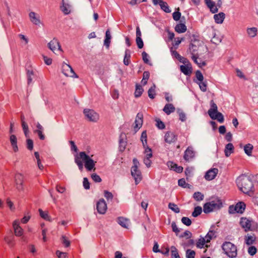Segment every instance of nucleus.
I'll return each mask as SVG.
<instances>
[{
    "instance_id": "bf43d9fd",
    "label": "nucleus",
    "mask_w": 258,
    "mask_h": 258,
    "mask_svg": "<svg viewBox=\"0 0 258 258\" xmlns=\"http://www.w3.org/2000/svg\"><path fill=\"white\" fill-rule=\"evenodd\" d=\"M83 185L86 189H89L90 187V184L87 178H84Z\"/></svg>"
},
{
    "instance_id": "3c124183",
    "label": "nucleus",
    "mask_w": 258,
    "mask_h": 258,
    "mask_svg": "<svg viewBox=\"0 0 258 258\" xmlns=\"http://www.w3.org/2000/svg\"><path fill=\"white\" fill-rule=\"evenodd\" d=\"M137 45L140 48H142L143 47V42L140 37H137L136 39Z\"/></svg>"
},
{
    "instance_id": "c9c22d12",
    "label": "nucleus",
    "mask_w": 258,
    "mask_h": 258,
    "mask_svg": "<svg viewBox=\"0 0 258 258\" xmlns=\"http://www.w3.org/2000/svg\"><path fill=\"white\" fill-rule=\"evenodd\" d=\"M119 224L120 225H121L122 227L126 228L127 225V220L126 219L121 217L119 218Z\"/></svg>"
},
{
    "instance_id": "473e14b6",
    "label": "nucleus",
    "mask_w": 258,
    "mask_h": 258,
    "mask_svg": "<svg viewBox=\"0 0 258 258\" xmlns=\"http://www.w3.org/2000/svg\"><path fill=\"white\" fill-rule=\"evenodd\" d=\"M207 243L206 239L204 237H201L197 243V246L199 248H202Z\"/></svg>"
},
{
    "instance_id": "c85d7f7f",
    "label": "nucleus",
    "mask_w": 258,
    "mask_h": 258,
    "mask_svg": "<svg viewBox=\"0 0 258 258\" xmlns=\"http://www.w3.org/2000/svg\"><path fill=\"white\" fill-rule=\"evenodd\" d=\"M202 212V208L200 206H197L195 208L194 211L192 213V216L194 217H197L199 216Z\"/></svg>"
},
{
    "instance_id": "4d7b16f0",
    "label": "nucleus",
    "mask_w": 258,
    "mask_h": 258,
    "mask_svg": "<svg viewBox=\"0 0 258 258\" xmlns=\"http://www.w3.org/2000/svg\"><path fill=\"white\" fill-rule=\"evenodd\" d=\"M179 119L181 121H184L185 120L186 116H185V113L183 112H182V111L179 112Z\"/></svg>"
},
{
    "instance_id": "338daca9",
    "label": "nucleus",
    "mask_w": 258,
    "mask_h": 258,
    "mask_svg": "<svg viewBox=\"0 0 258 258\" xmlns=\"http://www.w3.org/2000/svg\"><path fill=\"white\" fill-rule=\"evenodd\" d=\"M33 75V72H32V71L28 72V73H27L28 84H29L31 82V81H32L31 76H32Z\"/></svg>"
},
{
    "instance_id": "5701e85b",
    "label": "nucleus",
    "mask_w": 258,
    "mask_h": 258,
    "mask_svg": "<svg viewBox=\"0 0 258 258\" xmlns=\"http://www.w3.org/2000/svg\"><path fill=\"white\" fill-rule=\"evenodd\" d=\"M199 54L198 55H193L191 56L192 59L200 67L205 66L206 63L205 61H202V59L199 58Z\"/></svg>"
},
{
    "instance_id": "ea45409f",
    "label": "nucleus",
    "mask_w": 258,
    "mask_h": 258,
    "mask_svg": "<svg viewBox=\"0 0 258 258\" xmlns=\"http://www.w3.org/2000/svg\"><path fill=\"white\" fill-rule=\"evenodd\" d=\"M199 85L200 88L203 92H206L207 91V84L206 82L203 81L198 83Z\"/></svg>"
},
{
    "instance_id": "de8ad7c7",
    "label": "nucleus",
    "mask_w": 258,
    "mask_h": 258,
    "mask_svg": "<svg viewBox=\"0 0 258 258\" xmlns=\"http://www.w3.org/2000/svg\"><path fill=\"white\" fill-rule=\"evenodd\" d=\"M39 212L40 213V215L42 218L45 220H49V216L48 215V214L47 213H45L43 212L42 210L39 209Z\"/></svg>"
},
{
    "instance_id": "5fc2aeb1",
    "label": "nucleus",
    "mask_w": 258,
    "mask_h": 258,
    "mask_svg": "<svg viewBox=\"0 0 258 258\" xmlns=\"http://www.w3.org/2000/svg\"><path fill=\"white\" fill-rule=\"evenodd\" d=\"M178 60L180 62H182V63H183L184 64L189 62L187 58H185L184 57H182L181 56H180V57L178 58Z\"/></svg>"
},
{
    "instance_id": "13d9d810",
    "label": "nucleus",
    "mask_w": 258,
    "mask_h": 258,
    "mask_svg": "<svg viewBox=\"0 0 258 258\" xmlns=\"http://www.w3.org/2000/svg\"><path fill=\"white\" fill-rule=\"evenodd\" d=\"M165 98L166 100L168 102H170L172 101V96L170 95L168 93H165Z\"/></svg>"
},
{
    "instance_id": "e2e57ef3",
    "label": "nucleus",
    "mask_w": 258,
    "mask_h": 258,
    "mask_svg": "<svg viewBox=\"0 0 258 258\" xmlns=\"http://www.w3.org/2000/svg\"><path fill=\"white\" fill-rule=\"evenodd\" d=\"M226 130L224 125H221L219 127V132L221 134H224L226 133Z\"/></svg>"
},
{
    "instance_id": "09e8293b",
    "label": "nucleus",
    "mask_w": 258,
    "mask_h": 258,
    "mask_svg": "<svg viewBox=\"0 0 258 258\" xmlns=\"http://www.w3.org/2000/svg\"><path fill=\"white\" fill-rule=\"evenodd\" d=\"M135 123L136 125L135 126V128H140L142 125L143 121L141 118H138V119H136Z\"/></svg>"
},
{
    "instance_id": "a19ab883",
    "label": "nucleus",
    "mask_w": 258,
    "mask_h": 258,
    "mask_svg": "<svg viewBox=\"0 0 258 258\" xmlns=\"http://www.w3.org/2000/svg\"><path fill=\"white\" fill-rule=\"evenodd\" d=\"M171 227L172 231L174 232L177 236H178L179 232H180L179 229L177 227L175 222H173L171 224Z\"/></svg>"
},
{
    "instance_id": "a211bd4d",
    "label": "nucleus",
    "mask_w": 258,
    "mask_h": 258,
    "mask_svg": "<svg viewBox=\"0 0 258 258\" xmlns=\"http://www.w3.org/2000/svg\"><path fill=\"white\" fill-rule=\"evenodd\" d=\"M13 227L14 228V232L16 236H20L22 235L23 231L22 228L19 226L17 222H15L13 224Z\"/></svg>"
},
{
    "instance_id": "f3484780",
    "label": "nucleus",
    "mask_w": 258,
    "mask_h": 258,
    "mask_svg": "<svg viewBox=\"0 0 258 258\" xmlns=\"http://www.w3.org/2000/svg\"><path fill=\"white\" fill-rule=\"evenodd\" d=\"M210 106L211 107L208 111V113L209 116H211L212 115L215 114V113L218 112L217 105L213 100H211L210 101Z\"/></svg>"
},
{
    "instance_id": "2eb2a0df",
    "label": "nucleus",
    "mask_w": 258,
    "mask_h": 258,
    "mask_svg": "<svg viewBox=\"0 0 258 258\" xmlns=\"http://www.w3.org/2000/svg\"><path fill=\"white\" fill-rule=\"evenodd\" d=\"M97 208L100 213L104 214L107 209L106 204L104 201H100L97 203Z\"/></svg>"
},
{
    "instance_id": "9b49d317",
    "label": "nucleus",
    "mask_w": 258,
    "mask_h": 258,
    "mask_svg": "<svg viewBox=\"0 0 258 258\" xmlns=\"http://www.w3.org/2000/svg\"><path fill=\"white\" fill-rule=\"evenodd\" d=\"M180 71L185 75H190L192 73L191 65L190 62L180 67Z\"/></svg>"
},
{
    "instance_id": "423d86ee",
    "label": "nucleus",
    "mask_w": 258,
    "mask_h": 258,
    "mask_svg": "<svg viewBox=\"0 0 258 258\" xmlns=\"http://www.w3.org/2000/svg\"><path fill=\"white\" fill-rule=\"evenodd\" d=\"M203 47V46L202 45V43L199 40H191L189 47L190 53L191 54L192 56L198 55L199 54V51Z\"/></svg>"
},
{
    "instance_id": "49530a36",
    "label": "nucleus",
    "mask_w": 258,
    "mask_h": 258,
    "mask_svg": "<svg viewBox=\"0 0 258 258\" xmlns=\"http://www.w3.org/2000/svg\"><path fill=\"white\" fill-rule=\"evenodd\" d=\"M172 16L174 20L178 21L181 17V13L178 11L175 12L172 14Z\"/></svg>"
},
{
    "instance_id": "6ab92c4d",
    "label": "nucleus",
    "mask_w": 258,
    "mask_h": 258,
    "mask_svg": "<svg viewBox=\"0 0 258 258\" xmlns=\"http://www.w3.org/2000/svg\"><path fill=\"white\" fill-rule=\"evenodd\" d=\"M175 31L178 33H182L185 32L187 28L185 25L183 23H179L175 27Z\"/></svg>"
},
{
    "instance_id": "a18cd8bd",
    "label": "nucleus",
    "mask_w": 258,
    "mask_h": 258,
    "mask_svg": "<svg viewBox=\"0 0 258 258\" xmlns=\"http://www.w3.org/2000/svg\"><path fill=\"white\" fill-rule=\"evenodd\" d=\"M196 76L197 80L200 82L203 81L204 77L202 73L200 71H197L196 72Z\"/></svg>"
},
{
    "instance_id": "69168bd1",
    "label": "nucleus",
    "mask_w": 258,
    "mask_h": 258,
    "mask_svg": "<svg viewBox=\"0 0 258 258\" xmlns=\"http://www.w3.org/2000/svg\"><path fill=\"white\" fill-rule=\"evenodd\" d=\"M178 185L182 187H185L184 185L186 184L185 180L183 178H181L178 180Z\"/></svg>"
},
{
    "instance_id": "e433bc0d",
    "label": "nucleus",
    "mask_w": 258,
    "mask_h": 258,
    "mask_svg": "<svg viewBox=\"0 0 258 258\" xmlns=\"http://www.w3.org/2000/svg\"><path fill=\"white\" fill-rule=\"evenodd\" d=\"M191 235L192 234L189 231L186 230L182 234L179 235V237L180 238L186 237V238H189L191 237Z\"/></svg>"
},
{
    "instance_id": "72a5a7b5",
    "label": "nucleus",
    "mask_w": 258,
    "mask_h": 258,
    "mask_svg": "<svg viewBox=\"0 0 258 258\" xmlns=\"http://www.w3.org/2000/svg\"><path fill=\"white\" fill-rule=\"evenodd\" d=\"M181 221L183 224L187 226H190L191 224V220L188 217H183L181 218Z\"/></svg>"
},
{
    "instance_id": "603ef678",
    "label": "nucleus",
    "mask_w": 258,
    "mask_h": 258,
    "mask_svg": "<svg viewBox=\"0 0 258 258\" xmlns=\"http://www.w3.org/2000/svg\"><path fill=\"white\" fill-rule=\"evenodd\" d=\"M27 143L28 148L29 150H32L33 148V143L32 140L31 139H28L27 140Z\"/></svg>"
},
{
    "instance_id": "6e6552de",
    "label": "nucleus",
    "mask_w": 258,
    "mask_h": 258,
    "mask_svg": "<svg viewBox=\"0 0 258 258\" xmlns=\"http://www.w3.org/2000/svg\"><path fill=\"white\" fill-rule=\"evenodd\" d=\"M195 152L192 147H188L184 152L183 159L186 162H190L195 157Z\"/></svg>"
},
{
    "instance_id": "aec40b11",
    "label": "nucleus",
    "mask_w": 258,
    "mask_h": 258,
    "mask_svg": "<svg viewBox=\"0 0 258 258\" xmlns=\"http://www.w3.org/2000/svg\"><path fill=\"white\" fill-rule=\"evenodd\" d=\"M212 119H217L220 123H223L224 120L223 115L220 112H217L215 114L210 116Z\"/></svg>"
},
{
    "instance_id": "4be33fe9",
    "label": "nucleus",
    "mask_w": 258,
    "mask_h": 258,
    "mask_svg": "<svg viewBox=\"0 0 258 258\" xmlns=\"http://www.w3.org/2000/svg\"><path fill=\"white\" fill-rule=\"evenodd\" d=\"M131 171H132V175H133L135 177L136 181L137 182H138V178H139V180H141V178L140 177V173L138 170V167L136 165H135V166H134L132 167Z\"/></svg>"
},
{
    "instance_id": "f257e3e1",
    "label": "nucleus",
    "mask_w": 258,
    "mask_h": 258,
    "mask_svg": "<svg viewBox=\"0 0 258 258\" xmlns=\"http://www.w3.org/2000/svg\"><path fill=\"white\" fill-rule=\"evenodd\" d=\"M236 182L239 189L243 193L249 194L253 192L254 186L249 176L241 175L236 179Z\"/></svg>"
},
{
    "instance_id": "c756f323",
    "label": "nucleus",
    "mask_w": 258,
    "mask_h": 258,
    "mask_svg": "<svg viewBox=\"0 0 258 258\" xmlns=\"http://www.w3.org/2000/svg\"><path fill=\"white\" fill-rule=\"evenodd\" d=\"M168 208L176 213H178L180 212L179 208L178 207L177 205L174 203H169Z\"/></svg>"
},
{
    "instance_id": "ddd939ff",
    "label": "nucleus",
    "mask_w": 258,
    "mask_h": 258,
    "mask_svg": "<svg viewBox=\"0 0 258 258\" xmlns=\"http://www.w3.org/2000/svg\"><path fill=\"white\" fill-rule=\"evenodd\" d=\"M205 2L212 13L214 14L218 11V9L215 6L214 2L211 0H205Z\"/></svg>"
},
{
    "instance_id": "f8f14e48",
    "label": "nucleus",
    "mask_w": 258,
    "mask_h": 258,
    "mask_svg": "<svg viewBox=\"0 0 258 258\" xmlns=\"http://www.w3.org/2000/svg\"><path fill=\"white\" fill-rule=\"evenodd\" d=\"M167 165L168 167L170 168L171 169L175 171L177 173H181L183 171V167L180 166H178L176 164L173 162L169 161L167 163Z\"/></svg>"
},
{
    "instance_id": "a878e982",
    "label": "nucleus",
    "mask_w": 258,
    "mask_h": 258,
    "mask_svg": "<svg viewBox=\"0 0 258 258\" xmlns=\"http://www.w3.org/2000/svg\"><path fill=\"white\" fill-rule=\"evenodd\" d=\"M252 149L253 146L250 144H247L244 147L245 153L249 156L251 155Z\"/></svg>"
},
{
    "instance_id": "20e7f679",
    "label": "nucleus",
    "mask_w": 258,
    "mask_h": 258,
    "mask_svg": "<svg viewBox=\"0 0 258 258\" xmlns=\"http://www.w3.org/2000/svg\"><path fill=\"white\" fill-rule=\"evenodd\" d=\"M240 225L245 232L254 231L257 228L256 224L253 220L246 217L240 218Z\"/></svg>"
},
{
    "instance_id": "8fccbe9b",
    "label": "nucleus",
    "mask_w": 258,
    "mask_h": 258,
    "mask_svg": "<svg viewBox=\"0 0 258 258\" xmlns=\"http://www.w3.org/2000/svg\"><path fill=\"white\" fill-rule=\"evenodd\" d=\"M167 32V38L168 41H172L173 38H174V34L173 32H171L169 31V30H166Z\"/></svg>"
},
{
    "instance_id": "cd10ccee",
    "label": "nucleus",
    "mask_w": 258,
    "mask_h": 258,
    "mask_svg": "<svg viewBox=\"0 0 258 258\" xmlns=\"http://www.w3.org/2000/svg\"><path fill=\"white\" fill-rule=\"evenodd\" d=\"M214 237H216L215 232L213 230H210L205 237L207 241V243L209 242Z\"/></svg>"
},
{
    "instance_id": "6e6d98bb",
    "label": "nucleus",
    "mask_w": 258,
    "mask_h": 258,
    "mask_svg": "<svg viewBox=\"0 0 258 258\" xmlns=\"http://www.w3.org/2000/svg\"><path fill=\"white\" fill-rule=\"evenodd\" d=\"M92 179L96 182H100L101 181V178L96 174H93L91 175Z\"/></svg>"
},
{
    "instance_id": "79ce46f5",
    "label": "nucleus",
    "mask_w": 258,
    "mask_h": 258,
    "mask_svg": "<svg viewBox=\"0 0 258 258\" xmlns=\"http://www.w3.org/2000/svg\"><path fill=\"white\" fill-rule=\"evenodd\" d=\"M110 38L111 36L110 35V33L109 31L108 30L106 32V39L104 41L105 44L106 45L107 47L109 46Z\"/></svg>"
},
{
    "instance_id": "412c9836",
    "label": "nucleus",
    "mask_w": 258,
    "mask_h": 258,
    "mask_svg": "<svg viewBox=\"0 0 258 258\" xmlns=\"http://www.w3.org/2000/svg\"><path fill=\"white\" fill-rule=\"evenodd\" d=\"M234 146L232 143H228L226 145L224 152L226 157H229L233 152Z\"/></svg>"
},
{
    "instance_id": "680f3d73",
    "label": "nucleus",
    "mask_w": 258,
    "mask_h": 258,
    "mask_svg": "<svg viewBox=\"0 0 258 258\" xmlns=\"http://www.w3.org/2000/svg\"><path fill=\"white\" fill-rule=\"evenodd\" d=\"M232 139V135L230 132H228L226 134L225 136V139L228 142H231Z\"/></svg>"
},
{
    "instance_id": "4c0bfd02",
    "label": "nucleus",
    "mask_w": 258,
    "mask_h": 258,
    "mask_svg": "<svg viewBox=\"0 0 258 258\" xmlns=\"http://www.w3.org/2000/svg\"><path fill=\"white\" fill-rule=\"evenodd\" d=\"M162 11L166 13H170L171 12L167 3L162 1Z\"/></svg>"
},
{
    "instance_id": "774afa93",
    "label": "nucleus",
    "mask_w": 258,
    "mask_h": 258,
    "mask_svg": "<svg viewBox=\"0 0 258 258\" xmlns=\"http://www.w3.org/2000/svg\"><path fill=\"white\" fill-rule=\"evenodd\" d=\"M145 152L146 153V156L148 159L152 157V154L150 149H147Z\"/></svg>"
},
{
    "instance_id": "39448f33",
    "label": "nucleus",
    "mask_w": 258,
    "mask_h": 258,
    "mask_svg": "<svg viewBox=\"0 0 258 258\" xmlns=\"http://www.w3.org/2000/svg\"><path fill=\"white\" fill-rule=\"evenodd\" d=\"M80 158L84 161L85 168L88 170L91 171L95 170V162L90 157L88 156L85 152H81L79 153Z\"/></svg>"
},
{
    "instance_id": "393cba45",
    "label": "nucleus",
    "mask_w": 258,
    "mask_h": 258,
    "mask_svg": "<svg viewBox=\"0 0 258 258\" xmlns=\"http://www.w3.org/2000/svg\"><path fill=\"white\" fill-rule=\"evenodd\" d=\"M171 258H180L177 249L174 246H172L170 248Z\"/></svg>"
},
{
    "instance_id": "b1692460",
    "label": "nucleus",
    "mask_w": 258,
    "mask_h": 258,
    "mask_svg": "<svg viewBox=\"0 0 258 258\" xmlns=\"http://www.w3.org/2000/svg\"><path fill=\"white\" fill-rule=\"evenodd\" d=\"M255 240V237L254 234L250 235L247 234L245 236V242L246 244L249 245L252 244Z\"/></svg>"
},
{
    "instance_id": "2f4dec72",
    "label": "nucleus",
    "mask_w": 258,
    "mask_h": 258,
    "mask_svg": "<svg viewBox=\"0 0 258 258\" xmlns=\"http://www.w3.org/2000/svg\"><path fill=\"white\" fill-rule=\"evenodd\" d=\"M184 40L183 38H179L177 37L175 38L174 41L172 43L173 46L174 47V48L177 49L179 44L182 41Z\"/></svg>"
},
{
    "instance_id": "7c9ffc66",
    "label": "nucleus",
    "mask_w": 258,
    "mask_h": 258,
    "mask_svg": "<svg viewBox=\"0 0 258 258\" xmlns=\"http://www.w3.org/2000/svg\"><path fill=\"white\" fill-rule=\"evenodd\" d=\"M204 196L200 192H196L193 195V198L197 201H201L204 199Z\"/></svg>"
},
{
    "instance_id": "864d4df0",
    "label": "nucleus",
    "mask_w": 258,
    "mask_h": 258,
    "mask_svg": "<svg viewBox=\"0 0 258 258\" xmlns=\"http://www.w3.org/2000/svg\"><path fill=\"white\" fill-rule=\"evenodd\" d=\"M171 51L172 55L177 59L181 56L175 50H173V47L171 48Z\"/></svg>"
},
{
    "instance_id": "4468645a",
    "label": "nucleus",
    "mask_w": 258,
    "mask_h": 258,
    "mask_svg": "<svg viewBox=\"0 0 258 258\" xmlns=\"http://www.w3.org/2000/svg\"><path fill=\"white\" fill-rule=\"evenodd\" d=\"M162 110L167 115H169L175 111V108L172 104L167 103L164 106Z\"/></svg>"
},
{
    "instance_id": "dca6fc26",
    "label": "nucleus",
    "mask_w": 258,
    "mask_h": 258,
    "mask_svg": "<svg viewBox=\"0 0 258 258\" xmlns=\"http://www.w3.org/2000/svg\"><path fill=\"white\" fill-rule=\"evenodd\" d=\"M225 17V15L223 12H220L218 14H215L214 15L215 22L217 24H222L223 22Z\"/></svg>"
},
{
    "instance_id": "052dcab7",
    "label": "nucleus",
    "mask_w": 258,
    "mask_h": 258,
    "mask_svg": "<svg viewBox=\"0 0 258 258\" xmlns=\"http://www.w3.org/2000/svg\"><path fill=\"white\" fill-rule=\"evenodd\" d=\"M64 70L65 71H69V70H71V71L72 72H73L74 74V76L76 78H78V76H77V75L74 72V71H73V70L72 69V68L71 67V66L68 65V66H66L64 67Z\"/></svg>"
},
{
    "instance_id": "58836bf2",
    "label": "nucleus",
    "mask_w": 258,
    "mask_h": 258,
    "mask_svg": "<svg viewBox=\"0 0 258 258\" xmlns=\"http://www.w3.org/2000/svg\"><path fill=\"white\" fill-rule=\"evenodd\" d=\"M142 87L141 85H137L136 86V90L135 91V95L137 97L140 96L142 93Z\"/></svg>"
},
{
    "instance_id": "f03ea898",
    "label": "nucleus",
    "mask_w": 258,
    "mask_h": 258,
    "mask_svg": "<svg viewBox=\"0 0 258 258\" xmlns=\"http://www.w3.org/2000/svg\"><path fill=\"white\" fill-rule=\"evenodd\" d=\"M222 207V203L221 200L217 199L205 203L203 206V211L205 213L208 214L219 210Z\"/></svg>"
},
{
    "instance_id": "f704fd0d",
    "label": "nucleus",
    "mask_w": 258,
    "mask_h": 258,
    "mask_svg": "<svg viewBox=\"0 0 258 258\" xmlns=\"http://www.w3.org/2000/svg\"><path fill=\"white\" fill-rule=\"evenodd\" d=\"M196 253L195 251L191 249H187L186 251V258H195Z\"/></svg>"
},
{
    "instance_id": "9d476101",
    "label": "nucleus",
    "mask_w": 258,
    "mask_h": 258,
    "mask_svg": "<svg viewBox=\"0 0 258 258\" xmlns=\"http://www.w3.org/2000/svg\"><path fill=\"white\" fill-rule=\"evenodd\" d=\"M218 173V169L217 168H212L209 170L205 175V178L208 180H211L214 179Z\"/></svg>"
},
{
    "instance_id": "0eeeda50",
    "label": "nucleus",
    "mask_w": 258,
    "mask_h": 258,
    "mask_svg": "<svg viewBox=\"0 0 258 258\" xmlns=\"http://www.w3.org/2000/svg\"><path fill=\"white\" fill-rule=\"evenodd\" d=\"M245 204L243 202H239L235 206H230L229 208V212L231 214L235 213L242 214L245 210Z\"/></svg>"
},
{
    "instance_id": "37998d69",
    "label": "nucleus",
    "mask_w": 258,
    "mask_h": 258,
    "mask_svg": "<svg viewBox=\"0 0 258 258\" xmlns=\"http://www.w3.org/2000/svg\"><path fill=\"white\" fill-rule=\"evenodd\" d=\"M81 160H82V159L80 158V156H79V157H77L75 159V161H76V163L78 165L79 169L81 170L83 168V162L81 161Z\"/></svg>"
},
{
    "instance_id": "0e129e2a",
    "label": "nucleus",
    "mask_w": 258,
    "mask_h": 258,
    "mask_svg": "<svg viewBox=\"0 0 258 258\" xmlns=\"http://www.w3.org/2000/svg\"><path fill=\"white\" fill-rule=\"evenodd\" d=\"M10 141L12 145H15L17 144V139L15 135L11 136Z\"/></svg>"
},
{
    "instance_id": "1a4fd4ad",
    "label": "nucleus",
    "mask_w": 258,
    "mask_h": 258,
    "mask_svg": "<svg viewBox=\"0 0 258 258\" xmlns=\"http://www.w3.org/2000/svg\"><path fill=\"white\" fill-rule=\"evenodd\" d=\"M177 140V137L173 132L168 131L166 133L164 136L165 142L171 144L175 142Z\"/></svg>"
},
{
    "instance_id": "c03bdc74",
    "label": "nucleus",
    "mask_w": 258,
    "mask_h": 258,
    "mask_svg": "<svg viewBox=\"0 0 258 258\" xmlns=\"http://www.w3.org/2000/svg\"><path fill=\"white\" fill-rule=\"evenodd\" d=\"M257 251V249L255 246H251L248 248V252L251 255H254Z\"/></svg>"
},
{
    "instance_id": "7ed1b4c3",
    "label": "nucleus",
    "mask_w": 258,
    "mask_h": 258,
    "mask_svg": "<svg viewBox=\"0 0 258 258\" xmlns=\"http://www.w3.org/2000/svg\"><path fill=\"white\" fill-rule=\"evenodd\" d=\"M222 249L229 257L234 258L237 256V247L230 242H225L222 245Z\"/></svg>"
},
{
    "instance_id": "bb28decb",
    "label": "nucleus",
    "mask_w": 258,
    "mask_h": 258,
    "mask_svg": "<svg viewBox=\"0 0 258 258\" xmlns=\"http://www.w3.org/2000/svg\"><path fill=\"white\" fill-rule=\"evenodd\" d=\"M257 28L255 27L249 28L247 29V33L250 37H255L257 34Z\"/></svg>"
}]
</instances>
